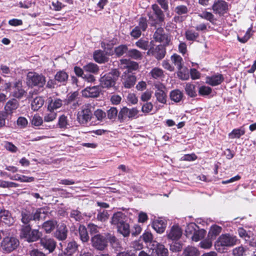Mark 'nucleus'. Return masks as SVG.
<instances>
[{"instance_id": "nucleus-63", "label": "nucleus", "mask_w": 256, "mask_h": 256, "mask_svg": "<svg viewBox=\"0 0 256 256\" xmlns=\"http://www.w3.org/2000/svg\"><path fill=\"white\" fill-rule=\"evenodd\" d=\"M44 121L42 117L38 114H34L32 120V124L38 126L42 124Z\"/></svg>"}, {"instance_id": "nucleus-51", "label": "nucleus", "mask_w": 256, "mask_h": 256, "mask_svg": "<svg viewBox=\"0 0 256 256\" xmlns=\"http://www.w3.org/2000/svg\"><path fill=\"white\" fill-rule=\"evenodd\" d=\"M171 60L172 63L176 66L177 68H180V66H183L182 58L177 54H174L170 56Z\"/></svg>"}, {"instance_id": "nucleus-56", "label": "nucleus", "mask_w": 256, "mask_h": 256, "mask_svg": "<svg viewBox=\"0 0 256 256\" xmlns=\"http://www.w3.org/2000/svg\"><path fill=\"white\" fill-rule=\"evenodd\" d=\"M174 12L178 16L187 14L188 12V9L186 6L178 5L175 8Z\"/></svg>"}, {"instance_id": "nucleus-14", "label": "nucleus", "mask_w": 256, "mask_h": 256, "mask_svg": "<svg viewBox=\"0 0 256 256\" xmlns=\"http://www.w3.org/2000/svg\"><path fill=\"white\" fill-rule=\"evenodd\" d=\"M212 10L214 14L222 16L228 12V4L224 0H215Z\"/></svg>"}, {"instance_id": "nucleus-33", "label": "nucleus", "mask_w": 256, "mask_h": 256, "mask_svg": "<svg viewBox=\"0 0 256 256\" xmlns=\"http://www.w3.org/2000/svg\"><path fill=\"white\" fill-rule=\"evenodd\" d=\"M170 97L172 101L175 102H180L184 98V94L178 89L172 90L170 93Z\"/></svg>"}, {"instance_id": "nucleus-45", "label": "nucleus", "mask_w": 256, "mask_h": 256, "mask_svg": "<svg viewBox=\"0 0 256 256\" xmlns=\"http://www.w3.org/2000/svg\"><path fill=\"white\" fill-rule=\"evenodd\" d=\"M128 47L126 44H120L114 48V52L118 58L122 56L124 54L128 55Z\"/></svg>"}, {"instance_id": "nucleus-36", "label": "nucleus", "mask_w": 256, "mask_h": 256, "mask_svg": "<svg viewBox=\"0 0 256 256\" xmlns=\"http://www.w3.org/2000/svg\"><path fill=\"white\" fill-rule=\"evenodd\" d=\"M78 234L80 240L82 242H86L89 240V236L86 227L84 225H80Z\"/></svg>"}, {"instance_id": "nucleus-46", "label": "nucleus", "mask_w": 256, "mask_h": 256, "mask_svg": "<svg viewBox=\"0 0 256 256\" xmlns=\"http://www.w3.org/2000/svg\"><path fill=\"white\" fill-rule=\"evenodd\" d=\"M222 228L221 226L214 224L211 226L208 232V236L212 239L215 238L221 232Z\"/></svg>"}, {"instance_id": "nucleus-1", "label": "nucleus", "mask_w": 256, "mask_h": 256, "mask_svg": "<svg viewBox=\"0 0 256 256\" xmlns=\"http://www.w3.org/2000/svg\"><path fill=\"white\" fill-rule=\"evenodd\" d=\"M120 75V72L118 68H112L108 73L101 76L100 78V86L106 90H112L114 92L118 90L119 86L117 81Z\"/></svg>"}, {"instance_id": "nucleus-13", "label": "nucleus", "mask_w": 256, "mask_h": 256, "mask_svg": "<svg viewBox=\"0 0 256 256\" xmlns=\"http://www.w3.org/2000/svg\"><path fill=\"white\" fill-rule=\"evenodd\" d=\"M156 31L153 34V38L156 42L163 43L165 46L172 44L171 36L170 34L166 33L162 26H158L155 28Z\"/></svg>"}, {"instance_id": "nucleus-42", "label": "nucleus", "mask_w": 256, "mask_h": 256, "mask_svg": "<svg viewBox=\"0 0 256 256\" xmlns=\"http://www.w3.org/2000/svg\"><path fill=\"white\" fill-rule=\"evenodd\" d=\"M254 31L252 30V25L246 30L245 34L242 38L238 36V40L241 43H246L250 38L253 36Z\"/></svg>"}, {"instance_id": "nucleus-7", "label": "nucleus", "mask_w": 256, "mask_h": 256, "mask_svg": "<svg viewBox=\"0 0 256 256\" xmlns=\"http://www.w3.org/2000/svg\"><path fill=\"white\" fill-rule=\"evenodd\" d=\"M93 109L94 107L90 104L83 105L77 114L78 122L82 125H87L93 118Z\"/></svg>"}, {"instance_id": "nucleus-10", "label": "nucleus", "mask_w": 256, "mask_h": 256, "mask_svg": "<svg viewBox=\"0 0 256 256\" xmlns=\"http://www.w3.org/2000/svg\"><path fill=\"white\" fill-rule=\"evenodd\" d=\"M168 46L160 44L155 46L153 40L150 42V47L147 52V54L154 56L158 60L163 59L166 53V47Z\"/></svg>"}, {"instance_id": "nucleus-16", "label": "nucleus", "mask_w": 256, "mask_h": 256, "mask_svg": "<svg viewBox=\"0 0 256 256\" xmlns=\"http://www.w3.org/2000/svg\"><path fill=\"white\" fill-rule=\"evenodd\" d=\"M182 234V228L178 224L173 225L169 232H167L168 239L172 241H178L180 238Z\"/></svg>"}, {"instance_id": "nucleus-40", "label": "nucleus", "mask_w": 256, "mask_h": 256, "mask_svg": "<svg viewBox=\"0 0 256 256\" xmlns=\"http://www.w3.org/2000/svg\"><path fill=\"white\" fill-rule=\"evenodd\" d=\"M127 56L135 60H141L143 57L142 52L136 48L128 50Z\"/></svg>"}, {"instance_id": "nucleus-60", "label": "nucleus", "mask_w": 256, "mask_h": 256, "mask_svg": "<svg viewBox=\"0 0 256 256\" xmlns=\"http://www.w3.org/2000/svg\"><path fill=\"white\" fill-rule=\"evenodd\" d=\"M98 212L96 216V219L101 222H104L108 218V214L106 210H98Z\"/></svg>"}, {"instance_id": "nucleus-21", "label": "nucleus", "mask_w": 256, "mask_h": 256, "mask_svg": "<svg viewBox=\"0 0 256 256\" xmlns=\"http://www.w3.org/2000/svg\"><path fill=\"white\" fill-rule=\"evenodd\" d=\"M100 93L98 86L86 87L82 90V95L85 98H98L100 96Z\"/></svg>"}, {"instance_id": "nucleus-25", "label": "nucleus", "mask_w": 256, "mask_h": 256, "mask_svg": "<svg viewBox=\"0 0 256 256\" xmlns=\"http://www.w3.org/2000/svg\"><path fill=\"white\" fill-rule=\"evenodd\" d=\"M54 77L60 86L66 85L68 81V74L64 70H60L56 72Z\"/></svg>"}, {"instance_id": "nucleus-34", "label": "nucleus", "mask_w": 256, "mask_h": 256, "mask_svg": "<svg viewBox=\"0 0 256 256\" xmlns=\"http://www.w3.org/2000/svg\"><path fill=\"white\" fill-rule=\"evenodd\" d=\"M184 90L186 94L190 98H195L197 96L196 86L192 83H186L184 86Z\"/></svg>"}, {"instance_id": "nucleus-39", "label": "nucleus", "mask_w": 256, "mask_h": 256, "mask_svg": "<svg viewBox=\"0 0 256 256\" xmlns=\"http://www.w3.org/2000/svg\"><path fill=\"white\" fill-rule=\"evenodd\" d=\"M200 254L198 250L192 246L186 247L182 252V256H199Z\"/></svg>"}, {"instance_id": "nucleus-47", "label": "nucleus", "mask_w": 256, "mask_h": 256, "mask_svg": "<svg viewBox=\"0 0 256 256\" xmlns=\"http://www.w3.org/2000/svg\"><path fill=\"white\" fill-rule=\"evenodd\" d=\"M136 46L142 50H148L150 47V42L142 38H140L135 43Z\"/></svg>"}, {"instance_id": "nucleus-38", "label": "nucleus", "mask_w": 256, "mask_h": 256, "mask_svg": "<svg viewBox=\"0 0 256 256\" xmlns=\"http://www.w3.org/2000/svg\"><path fill=\"white\" fill-rule=\"evenodd\" d=\"M198 16L202 18L209 21L212 24L216 25V22L217 20L214 17V15L210 12L204 11L201 14H199Z\"/></svg>"}, {"instance_id": "nucleus-4", "label": "nucleus", "mask_w": 256, "mask_h": 256, "mask_svg": "<svg viewBox=\"0 0 256 256\" xmlns=\"http://www.w3.org/2000/svg\"><path fill=\"white\" fill-rule=\"evenodd\" d=\"M48 213L44 207L36 208L34 212L24 210L21 212V222L24 226L30 225L32 220L39 221L42 218L44 219Z\"/></svg>"}, {"instance_id": "nucleus-41", "label": "nucleus", "mask_w": 256, "mask_h": 256, "mask_svg": "<svg viewBox=\"0 0 256 256\" xmlns=\"http://www.w3.org/2000/svg\"><path fill=\"white\" fill-rule=\"evenodd\" d=\"M44 104V100L42 97L37 96L32 100L31 104L32 109L34 111L38 110Z\"/></svg>"}, {"instance_id": "nucleus-3", "label": "nucleus", "mask_w": 256, "mask_h": 256, "mask_svg": "<svg viewBox=\"0 0 256 256\" xmlns=\"http://www.w3.org/2000/svg\"><path fill=\"white\" fill-rule=\"evenodd\" d=\"M108 242L114 246L118 243V240L110 233H107L105 236L96 234L91 238L92 246L99 250H104L107 247Z\"/></svg>"}, {"instance_id": "nucleus-28", "label": "nucleus", "mask_w": 256, "mask_h": 256, "mask_svg": "<svg viewBox=\"0 0 256 256\" xmlns=\"http://www.w3.org/2000/svg\"><path fill=\"white\" fill-rule=\"evenodd\" d=\"M166 225V222L161 219L155 220L152 224L153 228L159 234L163 233L164 232Z\"/></svg>"}, {"instance_id": "nucleus-6", "label": "nucleus", "mask_w": 256, "mask_h": 256, "mask_svg": "<svg viewBox=\"0 0 256 256\" xmlns=\"http://www.w3.org/2000/svg\"><path fill=\"white\" fill-rule=\"evenodd\" d=\"M20 236L28 242H32L39 240L42 234L38 230L32 229L30 225H26L22 226Z\"/></svg>"}, {"instance_id": "nucleus-31", "label": "nucleus", "mask_w": 256, "mask_h": 256, "mask_svg": "<svg viewBox=\"0 0 256 256\" xmlns=\"http://www.w3.org/2000/svg\"><path fill=\"white\" fill-rule=\"evenodd\" d=\"M84 70L85 72L94 74H98L100 68L96 64L90 62L83 66Z\"/></svg>"}, {"instance_id": "nucleus-52", "label": "nucleus", "mask_w": 256, "mask_h": 256, "mask_svg": "<svg viewBox=\"0 0 256 256\" xmlns=\"http://www.w3.org/2000/svg\"><path fill=\"white\" fill-rule=\"evenodd\" d=\"M205 233L206 230H204L198 228L192 235V239L193 241L198 242L204 237Z\"/></svg>"}, {"instance_id": "nucleus-55", "label": "nucleus", "mask_w": 256, "mask_h": 256, "mask_svg": "<svg viewBox=\"0 0 256 256\" xmlns=\"http://www.w3.org/2000/svg\"><path fill=\"white\" fill-rule=\"evenodd\" d=\"M182 248V244L178 241H172L170 246V250L173 252L181 251Z\"/></svg>"}, {"instance_id": "nucleus-53", "label": "nucleus", "mask_w": 256, "mask_h": 256, "mask_svg": "<svg viewBox=\"0 0 256 256\" xmlns=\"http://www.w3.org/2000/svg\"><path fill=\"white\" fill-rule=\"evenodd\" d=\"M196 228H199V226L195 223H190L186 227L185 232L186 237H189L190 235H192Z\"/></svg>"}, {"instance_id": "nucleus-48", "label": "nucleus", "mask_w": 256, "mask_h": 256, "mask_svg": "<svg viewBox=\"0 0 256 256\" xmlns=\"http://www.w3.org/2000/svg\"><path fill=\"white\" fill-rule=\"evenodd\" d=\"M185 36L188 40L194 42L199 37V34L192 30H188L185 32Z\"/></svg>"}, {"instance_id": "nucleus-26", "label": "nucleus", "mask_w": 256, "mask_h": 256, "mask_svg": "<svg viewBox=\"0 0 256 256\" xmlns=\"http://www.w3.org/2000/svg\"><path fill=\"white\" fill-rule=\"evenodd\" d=\"M93 58L96 62L100 64L106 62L109 60L104 52L100 50H96L94 52Z\"/></svg>"}, {"instance_id": "nucleus-22", "label": "nucleus", "mask_w": 256, "mask_h": 256, "mask_svg": "<svg viewBox=\"0 0 256 256\" xmlns=\"http://www.w3.org/2000/svg\"><path fill=\"white\" fill-rule=\"evenodd\" d=\"M19 103L16 99H11L7 102L4 106V112L6 116L8 115H12L18 108Z\"/></svg>"}, {"instance_id": "nucleus-23", "label": "nucleus", "mask_w": 256, "mask_h": 256, "mask_svg": "<svg viewBox=\"0 0 256 256\" xmlns=\"http://www.w3.org/2000/svg\"><path fill=\"white\" fill-rule=\"evenodd\" d=\"M120 63L125 64L124 68L126 69L128 73H133L134 71L137 70L139 68V64L137 62L130 60L122 59Z\"/></svg>"}, {"instance_id": "nucleus-35", "label": "nucleus", "mask_w": 256, "mask_h": 256, "mask_svg": "<svg viewBox=\"0 0 256 256\" xmlns=\"http://www.w3.org/2000/svg\"><path fill=\"white\" fill-rule=\"evenodd\" d=\"M246 132V130L244 126H240L238 128H234L229 133L228 137L230 138H240L242 136L244 135Z\"/></svg>"}, {"instance_id": "nucleus-8", "label": "nucleus", "mask_w": 256, "mask_h": 256, "mask_svg": "<svg viewBox=\"0 0 256 256\" xmlns=\"http://www.w3.org/2000/svg\"><path fill=\"white\" fill-rule=\"evenodd\" d=\"M26 84L30 88H42L46 84V78L42 74L30 72L26 76Z\"/></svg>"}, {"instance_id": "nucleus-11", "label": "nucleus", "mask_w": 256, "mask_h": 256, "mask_svg": "<svg viewBox=\"0 0 256 256\" xmlns=\"http://www.w3.org/2000/svg\"><path fill=\"white\" fill-rule=\"evenodd\" d=\"M139 111L136 108H128L126 106L122 107L118 114V120L120 122H125L127 120L136 118Z\"/></svg>"}, {"instance_id": "nucleus-9", "label": "nucleus", "mask_w": 256, "mask_h": 256, "mask_svg": "<svg viewBox=\"0 0 256 256\" xmlns=\"http://www.w3.org/2000/svg\"><path fill=\"white\" fill-rule=\"evenodd\" d=\"M238 239L236 236L230 234H221L216 242L215 246L216 250L220 247H232L237 244Z\"/></svg>"}, {"instance_id": "nucleus-15", "label": "nucleus", "mask_w": 256, "mask_h": 256, "mask_svg": "<svg viewBox=\"0 0 256 256\" xmlns=\"http://www.w3.org/2000/svg\"><path fill=\"white\" fill-rule=\"evenodd\" d=\"M68 228L64 223H60L56 226V229L54 233V236L58 240H64L66 239Z\"/></svg>"}, {"instance_id": "nucleus-54", "label": "nucleus", "mask_w": 256, "mask_h": 256, "mask_svg": "<svg viewBox=\"0 0 256 256\" xmlns=\"http://www.w3.org/2000/svg\"><path fill=\"white\" fill-rule=\"evenodd\" d=\"M78 245L74 241L70 242L68 243L66 248V254L68 255H72L74 254L77 250Z\"/></svg>"}, {"instance_id": "nucleus-18", "label": "nucleus", "mask_w": 256, "mask_h": 256, "mask_svg": "<svg viewBox=\"0 0 256 256\" xmlns=\"http://www.w3.org/2000/svg\"><path fill=\"white\" fill-rule=\"evenodd\" d=\"M26 94V92L22 88V82L21 80H18L12 86V96L16 98L20 99Z\"/></svg>"}, {"instance_id": "nucleus-59", "label": "nucleus", "mask_w": 256, "mask_h": 256, "mask_svg": "<svg viewBox=\"0 0 256 256\" xmlns=\"http://www.w3.org/2000/svg\"><path fill=\"white\" fill-rule=\"evenodd\" d=\"M212 92V90L211 88L208 86H202L199 88L198 92L200 96H204L209 95L211 94Z\"/></svg>"}, {"instance_id": "nucleus-12", "label": "nucleus", "mask_w": 256, "mask_h": 256, "mask_svg": "<svg viewBox=\"0 0 256 256\" xmlns=\"http://www.w3.org/2000/svg\"><path fill=\"white\" fill-rule=\"evenodd\" d=\"M18 239L14 236H6L1 242V248L4 253L8 254L15 250L19 246Z\"/></svg>"}, {"instance_id": "nucleus-2", "label": "nucleus", "mask_w": 256, "mask_h": 256, "mask_svg": "<svg viewBox=\"0 0 256 256\" xmlns=\"http://www.w3.org/2000/svg\"><path fill=\"white\" fill-rule=\"evenodd\" d=\"M127 216L121 212L113 214L110 220L112 225L116 226L118 232L124 237H128L130 233V226Z\"/></svg>"}, {"instance_id": "nucleus-19", "label": "nucleus", "mask_w": 256, "mask_h": 256, "mask_svg": "<svg viewBox=\"0 0 256 256\" xmlns=\"http://www.w3.org/2000/svg\"><path fill=\"white\" fill-rule=\"evenodd\" d=\"M0 220L8 226H12L14 222L11 212L5 209L0 210Z\"/></svg>"}, {"instance_id": "nucleus-57", "label": "nucleus", "mask_w": 256, "mask_h": 256, "mask_svg": "<svg viewBox=\"0 0 256 256\" xmlns=\"http://www.w3.org/2000/svg\"><path fill=\"white\" fill-rule=\"evenodd\" d=\"M94 116L97 120L102 122L106 117V113L102 109L98 108L93 112V116Z\"/></svg>"}, {"instance_id": "nucleus-20", "label": "nucleus", "mask_w": 256, "mask_h": 256, "mask_svg": "<svg viewBox=\"0 0 256 256\" xmlns=\"http://www.w3.org/2000/svg\"><path fill=\"white\" fill-rule=\"evenodd\" d=\"M78 96V91L69 93L64 101L65 104L67 105L72 104V108L76 109L80 105L78 100H77Z\"/></svg>"}, {"instance_id": "nucleus-24", "label": "nucleus", "mask_w": 256, "mask_h": 256, "mask_svg": "<svg viewBox=\"0 0 256 256\" xmlns=\"http://www.w3.org/2000/svg\"><path fill=\"white\" fill-rule=\"evenodd\" d=\"M165 86L163 85L158 86L155 91L154 96L156 100L160 103L165 104L166 102L167 95L164 92Z\"/></svg>"}, {"instance_id": "nucleus-30", "label": "nucleus", "mask_w": 256, "mask_h": 256, "mask_svg": "<svg viewBox=\"0 0 256 256\" xmlns=\"http://www.w3.org/2000/svg\"><path fill=\"white\" fill-rule=\"evenodd\" d=\"M136 78L134 75L128 74L122 82L124 86L126 88H130L133 87L136 82Z\"/></svg>"}, {"instance_id": "nucleus-64", "label": "nucleus", "mask_w": 256, "mask_h": 256, "mask_svg": "<svg viewBox=\"0 0 256 256\" xmlns=\"http://www.w3.org/2000/svg\"><path fill=\"white\" fill-rule=\"evenodd\" d=\"M70 217L78 222L83 218L81 212L78 210H72L70 213Z\"/></svg>"}, {"instance_id": "nucleus-50", "label": "nucleus", "mask_w": 256, "mask_h": 256, "mask_svg": "<svg viewBox=\"0 0 256 256\" xmlns=\"http://www.w3.org/2000/svg\"><path fill=\"white\" fill-rule=\"evenodd\" d=\"M57 114L54 111L48 110L44 114V122H50L54 121L56 118Z\"/></svg>"}, {"instance_id": "nucleus-61", "label": "nucleus", "mask_w": 256, "mask_h": 256, "mask_svg": "<svg viewBox=\"0 0 256 256\" xmlns=\"http://www.w3.org/2000/svg\"><path fill=\"white\" fill-rule=\"evenodd\" d=\"M148 20L146 18L142 16L139 18L138 25L137 26L140 27V29L142 32H145L148 28Z\"/></svg>"}, {"instance_id": "nucleus-17", "label": "nucleus", "mask_w": 256, "mask_h": 256, "mask_svg": "<svg viewBox=\"0 0 256 256\" xmlns=\"http://www.w3.org/2000/svg\"><path fill=\"white\" fill-rule=\"evenodd\" d=\"M40 244L44 250H48L49 253H51L55 250L56 242L52 238L44 237L40 238Z\"/></svg>"}, {"instance_id": "nucleus-58", "label": "nucleus", "mask_w": 256, "mask_h": 256, "mask_svg": "<svg viewBox=\"0 0 256 256\" xmlns=\"http://www.w3.org/2000/svg\"><path fill=\"white\" fill-rule=\"evenodd\" d=\"M247 248L242 246H237L232 250V254L234 256H243Z\"/></svg>"}, {"instance_id": "nucleus-27", "label": "nucleus", "mask_w": 256, "mask_h": 256, "mask_svg": "<svg viewBox=\"0 0 256 256\" xmlns=\"http://www.w3.org/2000/svg\"><path fill=\"white\" fill-rule=\"evenodd\" d=\"M224 80V78L222 74L213 75L206 78V82L212 86L220 84Z\"/></svg>"}, {"instance_id": "nucleus-32", "label": "nucleus", "mask_w": 256, "mask_h": 256, "mask_svg": "<svg viewBox=\"0 0 256 256\" xmlns=\"http://www.w3.org/2000/svg\"><path fill=\"white\" fill-rule=\"evenodd\" d=\"M176 74L179 79L182 80H188L190 78L189 70L182 66L180 68H178Z\"/></svg>"}, {"instance_id": "nucleus-49", "label": "nucleus", "mask_w": 256, "mask_h": 256, "mask_svg": "<svg viewBox=\"0 0 256 256\" xmlns=\"http://www.w3.org/2000/svg\"><path fill=\"white\" fill-rule=\"evenodd\" d=\"M150 74L152 78L154 79H160L164 77L163 70L156 67L151 70Z\"/></svg>"}, {"instance_id": "nucleus-5", "label": "nucleus", "mask_w": 256, "mask_h": 256, "mask_svg": "<svg viewBox=\"0 0 256 256\" xmlns=\"http://www.w3.org/2000/svg\"><path fill=\"white\" fill-rule=\"evenodd\" d=\"M152 10L147 14L150 26L154 28H156L158 26H162L165 23V17L163 11L156 4H152Z\"/></svg>"}, {"instance_id": "nucleus-62", "label": "nucleus", "mask_w": 256, "mask_h": 256, "mask_svg": "<svg viewBox=\"0 0 256 256\" xmlns=\"http://www.w3.org/2000/svg\"><path fill=\"white\" fill-rule=\"evenodd\" d=\"M118 110L115 107H112L107 111L108 118L110 120H115L118 117Z\"/></svg>"}, {"instance_id": "nucleus-44", "label": "nucleus", "mask_w": 256, "mask_h": 256, "mask_svg": "<svg viewBox=\"0 0 256 256\" xmlns=\"http://www.w3.org/2000/svg\"><path fill=\"white\" fill-rule=\"evenodd\" d=\"M62 105V100L60 98L54 99V100H51L50 102L48 105V110H54L60 108Z\"/></svg>"}, {"instance_id": "nucleus-29", "label": "nucleus", "mask_w": 256, "mask_h": 256, "mask_svg": "<svg viewBox=\"0 0 256 256\" xmlns=\"http://www.w3.org/2000/svg\"><path fill=\"white\" fill-rule=\"evenodd\" d=\"M57 224V222L52 220L44 222L42 228L46 234H50L55 228Z\"/></svg>"}, {"instance_id": "nucleus-43", "label": "nucleus", "mask_w": 256, "mask_h": 256, "mask_svg": "<svg viewBox=\"0 0 256 256\" xmlns=\"http://www.w3.org/2000/svg\"><path fill=\"white\" fill-rule=\"evenodd\" d=\"M57 125L61 129L66 130L70 126L68 117L64 114L60 116Z\"/></svg>"}, {"instance_id": "nucleus-37", "label": "nucleus", "mask_w": 256, "mask_h": 256, "mask_svg": "<svg viewBox=\"0 0 256 256\" xmlns=\"http://www.w3.org/2000/svg\"><path fill=\"white\" fill-rule=\"evenodd\" d=\"M152 252L156 254V256H168V250L164 245L158 244L152 250Z\"/></svg>"}]
</instances>
